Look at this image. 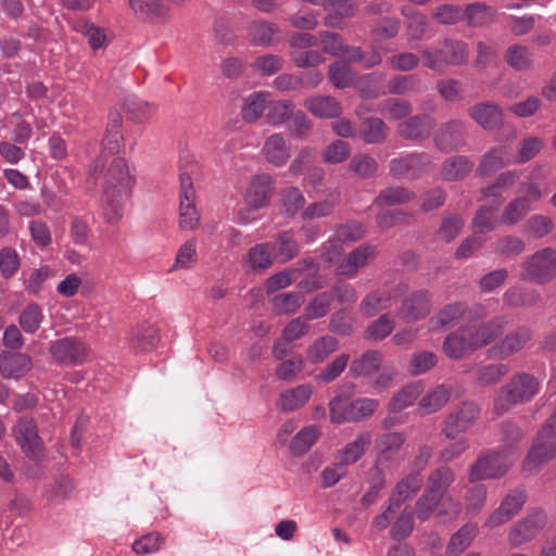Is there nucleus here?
I'll return each instance as SVG.
<instances>
[{
  "label": "nucleus",
  "mask_w": 556,
  "mask_h": 556,
  "mask_svg": "<svg viewBox=\"0 0 556 556\" xmlns=\"http://www.w3.org/2000/svg\"><path fill=\"white\" fill-rule=\"evenodd\" d=\"M328 78L336 88L344 89L353 84L355 75L344 61H337L329 66Z\"/></svg>",
  "instance_id": "0e129e2a"
},
{
  "label": "nucleus",
  "mask_w": 556,
  "mask_h": 556,
  "mask_svg": "<svg viewBox=\"0 0 556 556\" xmlns=\"http://www.w3.org/2000/svg\"><path fill=\"white\" fill-rule=\"evenodd\" d=\"M248 35L254 46L271 47L280 41V28L273 22L261 20L250 24Z\"/></svg>",
  "instance_id": "bb28decb"
},
{
  "label": "nucleus",
  "mask_w": 556,
  "mask_h": 556,
  "mask_svg": "<svg viewBox=\"0 0 556 556\" xmlns=\"http://www.w3.org/2000/svg\"><path fill=\"white\" fill-rule=\"evenodd\" d=\"M434 119L428 114L414 115L397 125L396 131L405 140L422 141L430 137Z\"/></svg>",
  "instance_id": "6ab92c4d"
},
{
  "label": "nucleus",
  "mask_w": 556,
  "mask_h": 556,
  "mask_svg": "<svg viewBox=\"0 0 556 556\" xmlns=\"http://www.w3.org/2000/svg\"><path fill=\"white\" fill-rule=\"evenodd\" d=\"M473 168V162L465 155H455L442 163L440 175L443 180L457 181L464 179Z\"/></svg>",
  "instance_id": "e433bc0d"
},
{
  "label": "nucleus",
  "mask_w": 556,
  "mask_h": 556,
  "mask_svg": "<svg viewBox=\"0 0 556 556\" xmlns=\"http://www.w3.org/2000/svg\"><path fill=\"white\" fill-rule=\"evenodd\" d=\"M555 456L556 439L540 431L522 462V470L530 475L535 473Z\"/></svg>",
  "instance_id": "9d476101"
},
{
  "label": "nucleus",
  "mask_w": 556,
  "mask_h": 556,
  "mask_svg": "<svg viewBox=\"0 0 556 556\" xmlns=\"http://www.w3.org/2000/svg\"><path fill=\"white\" fill-rule=\"evenodd\" d=\"M480 406L473 401H464L451 410L442 427V434L447 440H455L459 434L467 432L480 417Z\"/></svg>",
  "instance_id": "0eeeda50"
},
{
  "label": "nucleus",
  "mask_w": 556,
  "mask_h": 556,
  "mask_svg": "<svg viewBox=\"0 0 556 556\" xmlns=\"http://www.w3.org/2000/svg\"><path fill=\"white\" fill-rule=\"evenodd\" d=\"M134 169L122 157H114L108 166L102 182L104 194L128 195L135 184Z\"/></svg>",
  "instance_id": "6e6552de"
},
{
  "label": "nucleus",
  "mask_w": 556,
  "mask_h": 556,
  "mask_svg": "<svg viewBox=\"0 0 556 556\" xmlns=\"http://www.w3.org/2000/svg\"><path fill=\"white\" fill-rule=\"evenodd\" d=\"M465 222L458 214H450L442 218L438 230L433 235L437 242L451 243L463 230Z\"/></svg>",
  "instance_id": "8fccbe9b"
},
{
  "label": "nucleus",
  "mask_w": 556,
  "mask_h": 556,
  "mask_svg": "<svg viewBox=\"0 0 556 556\" xmlns=\"http://www.w3.org/2000/svg\"><path fill=\"white\" fill-rule=\"evenodd\" d=\"M505 61L516 71H528L532 67V54L521 45H513L505 52Z\"/></svg>",
  "instance_id": "e2e57ef3"
},
{
  "label": "nucleus",
  "mask_w": 556,
  "mask_h": 556,
  "mask_svg": "<svg viewBox=\"0 0 556 556\" xmlns=\"http://www.w3.org/2000/svg\"><path fill=\"white\" fill-rule=\"evenodd\" d=\"M262 154L268 163L281 167L289 161L291 149L281 134H274L265 139Z\"/></svg>",
  "instance_id": "393cba45"
},
{
  "label": "nucleus",
  "mask_w": 556,
  "mask_h": 556,
  "mask_svg": "<svg viewBox=\"0 0 556 556\" xmlns=\"http://www.w3.org/2000/svg\"><path fill=\"white\" fill-rule=\"evenodd\" d=\"M454 480V470L448 466H441L429 473L426 490L430 493L443 496Z\"/></svg>",
  "instance_id": "864d4df0"
},
{
  "label": "nucleus",
  "mask_w": 556,
  "mask_h": 556,
  "mask_svg": "<svg viewBox=\"0 0 556 556\" xmlns=\"http://www.w3.org/2000/svg\"><path fill=\"white\" fill-rule=\"evenodd\" d=\"M406 437L403 432H387L379 435L375 441L377 463L381 464L391 458V455L400 450Z\"/></svg>",
  "instance_id": "a19ab883"
},
{
  "label": "nucleus",
  "mask_w": 556,
  "mask_h": 556,
  "mask_svg": "<svg viewBox=\"0 0 556 556\" xmlns=\"http://www.w3.org/2000/svg\"><path fill=\"white\" fill-rule=\"evenodd\" d=\"M419 55L425 67L443 74L447 66H459L467 63L469 47L460 39L444 38L440 48L422 47L419 50Z\"/></svg>",
  "instance_id": "20e7f679"
},
{
  "label": "nucleus",
  "mask_w": 556,
  "mask_h": 556,
  "mask_svg": "<svg viewBox=\"0 0 556 556\" xmlns=\"http://www.w3.org/2000/svg\"><path fill=\"white\" fill-rule=\"evenodd\" d=\"M403 16L406 18L405 27L408 40L421 41L425 39L429 22L427 16L418 11L402 10Z\"/></svg>",
  "instance_id": "603ef678"
},
{
  "label": "nucleus",
  "mask_w": 556,
  "mask_h": 556,
  "mask_svg": "<svg viewBox=\"0 0 556 556\" xmlns=\"http://www.w3.org/2000/svg\"><path fill=\"white\" fill-rule=\"evenodd\" d=\"M503 299L511 307H531L539 303L541 294L534 289L511 287L506 290Z\"/></svg>",
  "instance_id": "de8ad7c7"
},
{
  "label": "nucleus",
  "mask_w": 556,
  "mask_h": 556,
  "mask_svg": "<svg viewBox=\"0 0 556 556\" xmlns=\"http://www.w3.org/2000/svg\"><path fill=\"white\" fill-rule=\"evenodd\" d=\"M270 251L274 258L280 263L295 258L300 253V244L295 239L294 231L285 230L277 233L275 241L270 243Z\"/></svg>",
  "instance_id": "cd10ccee"
},
{
  "label": "nucleus",
  "mask_w": 556,
  "mask_h": 556,
  "mask_svg": "<svg viewBox=\"0 0 556 556\" xmlns=\"http://www.w3.org/2000/svg\"><path fill=\"white\" fill-rule=\"evenodd\" d=\"M389 132L387 124L378 117H367L361 123L359 137L368 144L381 143Z\"/></svg>",
  "instance_id": "a18cd8bd"
},
{
  "label": "nucleus",
  "mask_w": 556,
  "mask_h": 556,
  "mask_svg": "<svg viewBox=\"0 0 556 556\" xmlns=\"http://www.w3.org/2000/svg\"><path fill=\"white\" fill-rule=\"evenodd\" d=\"M464 20L470 27H485L496 20V9L483 2H473L466 5Z\"/></svg>",
  "instance_id": "c9c22d12"
},
{
  "label": "nucleus",
  "mask_w": 556,
  "mask_h": 556,
  "mask_svg": "<svg viewBox=\"0 0 556 556\" xmlns=\"http://www.w3.org/2000/svg\"><path fill=\"white\" fill-rule=\"evenodd\" d=\"M43 320V313L36 303L28 304L21 313L18 324L26 333H35Z\"/></svg>",
  "instance_id": "338daca9"
},
{
  "label": "nucleus",
  "mask_w": 556,
  "mask_h": 556,
  "mask_svg": "<svg viewBox=\"0 0 556 556\" xmlns=\"http://www.w3.org/2000/svg\"><path fill=\"white\" fill-rule=\"evenodd\" d=\"M33 368L30 356L24 353L2 352L0 354V375L3 379L18 380Z\"/></svg>",
  "instance_id": "4be33fe9"
},
{
  "label": "nucleus",
  "mask_w": 556,
  "mask_h": 556,
  "mask_svg": "<svg viewBox=\"0 0 556 556\" xmlns=\"http://www.w3.org/2000/svg\"><path fill=\"white\" fill-rule=\"evenodd\" d=\"M509 372V366L504 363H491L479 366L475 372V383L479 387L497 384Z\"/></svg>",
  "instance_id": "49530a36"
},
{
  "label": "nucleus",
  "mask_w": 556,
  "mask_h": 556,
  "mask_svg": "<svg viewBox=\"0 0 556 556\" xmlns=\"http://www.w3.org/2000/svg\"><path fill=\"white\" fill-rule=\"evenodd\" d=\"M371 444V434L368 431L358 433L355 439L338 450L334 458L345 467L358 462Z\"/></svg>",
  "instance_id": "a878e982"
},
{
  "label": "nucleus",
  "mask_w": 556,
  "mask_h": 556,
  "mask_svg": "<svg viewBox=\"0 0 556 556\" xmlns=\"http://www.w3.org/2000/svg\"><path fill=\"white\" fill-rule=\"evenodd\" d=\"M268 101V93L263 91H255L249 94L244 100L241 109V114L244 121L247 122H255L257 121Z\"/></svg>",
  "instance_id": "4d7b16f0"
},
{
  "label": "nucleus",
  "mask_w": 556,
  "mask_h": 556,
  "mask_svg": "<svg viewBox=\"0 0 556 556\" xmlns=\"http://www.w3.org/2000/svg\"><path fill=\"white\" fill-rule=\"evenodd\" d=\"M274 260L269 242L255 244L244 256L245 266L253 273L267 269L271 266Z\"/></svg>",
  "instance_id": "ea45409f"
},
{
  "label": "nucleus",
  "mask_w": 556,
  "mask_h": 556,
  "mask_svg": "<svg viewBox=\"0 0 556 556\" xmlns=\"http://www.w3.org/2000/svg\"><path fill=\"white\" fill-rule=\"evenodd\" d=\"M451 397V389L445 384H439L425 394L418 407L422 415L432 414L441 409Z\"/></svg>",
  "instance_id": "c03bdc74"
},
{
  "label": "nucleus",
  "mask_w": 556,
  "mask_h": 556,
  "mask_svg": "<svg viewBox=\"0 0 556 556\" xmlns=\"http://www.w3.org/2000/svg\"><path fill=\"white\" fill-rule=\"evenodd\" d=\"M376 254V248L370 244H364L348 254L344 262L338 268L337 274L345 277H353L356 271L364 267L367 262Z\"/></svg>",
  "instance_id": "c85d7f7f"
},
{
  "label": "nucleus",
  "mask_w": 556,
  "mask_h": 556,
  "mask_svg": "<svg viewBox=\"0 0 556 556\" xmlns=\"http://www.w3.org/2000/svg\"><path fill=\"white\" fill-rule=\"evenodd\" d=\"M49 351L52 358L63 365H78L85 362L87 350L85 344L77 338H62L50 343Z\"/></svg>",
  "instance_id": "4468645a"
},
{
  "label": "nucleus",
  "mask_w": 556,
  "mask_h": 556,
  "mask_svg": "<svg viewBox=\"0 0 556 556\" xmlns=\"http://www.w3.org/2000/svg\"><path fill=\"white\" fill-rule=\"evenodd\" d=\"M531 211V205L526 199L516 198L504 208L501 216V224L513 226L522 220Z\"/></svg>",
  "instance_id": "680f3d73"
},
{
  "label": "nucleus",
  "mask_w": 556,
  "mask_h": 556,
  "mask_svg": "<svg viewBox=\"0 0 556 556\" xmlns=\"http://www.w3.org/2000/svg\"><path fill=\"white\" fill-rule=\"evenodd\" d=\"M507 320L505 317H495L486 323L466 328V333L471 343V350L482 349L497 339L503 332Z\"/></svg>",
  "instance_id": "a211bd4d"
},
{
  "label": "nucleus",
  "mask_w": 556,
  "mask_h": 556,
  "mask_svg": "<svg viewBox=\"0 0 556 556\" xmlns=\"http://www.w3.org/2000/svg\"><path fill=\"white\" fill-rule=\"evenodd\" d=\"M388 92L395 96L418 93L420 80L415 75H397L388 81Z\"/></svg>",
  "instance_id": "052dcab7"
},
{
  "label": "nucleus",
  "mask_w": 556,
  "mask_h": 556,
  "mask_svg": "<svg viewBox=\"0 0 556 556\" xmlns=\"http://www.w3.org/2000/svg\"><path fill=\"white\" fill-rule=\"evenodd\" d=\"M546 525V514L539 508L531 510L526 517L515 522L508 532V543L513 548L534 540Z\"/></svg>",
  "instance_id": "1a4fd4ad"
},
{
  "label": "nucleus",
  "mask_w": 556,
  "mask_h": 556,
  "mask_svg": "<svg viewBox=\"0 0 556 556\" xmlns=\"http://www.w3.org/2000/svg\"><path fill=\"white\" fill-rule=\"evenodd\" d=\"M432 307L431 294L427 291H416L403 301L400 316L407 323H414L426 318Z\"/></svg>",
  "instance_id": "412c9836"
},
{
  "label": "nucleus",
  "mask_w": 556,
  "mask_h": 556,
  "mask_svg": "<svg viewBox=\"0 0 556 556\" xmlns=\"http://www.w3.org/2000/svg\"><path fill=\"white\" fill-rule=\"evenodd\" d=\"M432 164L426 153H410L390 161V175L395 178L415 179L420 177Z\"/></svg>",
  "instance_id": "ddd939ff"
},
{
  "label": "nucleus",
  "mask_w": 556,
  "mask_h": 556,
  "mask_svg": "<svg viewBox=\"0 0 556 556\" xmlns=\"http://www.w3.org/2000/svg\"><path fill=\"white\" fill-rule=\"evenodd\" d=\"M281 213L288 217L294 216L304 208L305 198L296 187H287L280 193Z\"/></svg>",
  "instance_id": "13d9d810"
},
{
  "label": "nucleus",
  "mask_w": 556,
  "mask_h": 556,
  "mask_svg": "<svg viewBox=\"0 0 556 556\" xmlns=\"http://www.w3.org/2000/svg\"><path fill=\"white\" fill-rule=\"evenodd\" d=\"M519 458L516 447H505L481 455L469 471V481L498 479L503 477Z\"/></svg>",
  "instance_id": "39448f33"
},
{
  "label": "nucleus",
  "mask_w": 556,
  "mask_h": 556,
  "mask_svg": "<svg viewBox=\"0 0 556 556\" xmlns=\"http://www.w3.org/2000/svg\"><path fill=\"white\" fill-rule=\"evenodd\" d=\"M527 495L523 489L517 488L508 492L500 506L485 519L483 527L493 530L510 521L523 507Z\"/></svg>",
  "instance_id": "f8f14e48"
},
{
  "label": "nucleus",
  "mask_w": 556,
  "mask_h": 556,
  "mask_svg": "<svg viewBox=\"0 0 556 556\" xmlns=\"http://www.w3.org/2000/svg\"><path fill=\"white\" fill-rule=\"evenodd\" d=\"M179 170V227L184 230H192L200 223L193 188V179L199 176L200 167L192 156L185 155L180 159Z\"/></svg>",
  "instance_id": "f257e3e1"
},
{
  "label": "nucleus",
  "mask_w": 556,
  "mask_h": 556,
  "mask_svg": "<svg viewBox=\"0 0 556 556\" xmlns=\"http://www.w3.org/2000/svg\"><path fill=\"white\" fill-rule=\"evenodd\" d=\"M136 16L147 20L163 18L168 11L163 0H129Z\"/></svg>",
  "instance_id": "09e8293b"
},
{
  "label": "nucleus",
  "mask_w": 556,
  "mask_h": 556,
  "mask_svg": "<svg viewBox=\"0 0 556 556\" xmlns=\"http://www.w3.org/2000/svg\"><path fill=\"white\" fill-rule=\"evenodd\" d=\"M515 163L505 147H496L485 152L476 169L479 176H490L496 170Z\"/></svg>",
  "instance_id": "7c9ffc66"
},
{
  "label": "nucleus",
  "mask_w": 556,
  "mask_h": 556,
  "mask_svg": "<svg viewBox=\"0 0 556 556\" xmlns=\"http://www.w3.org/2000/svg\"><path fill=\"white\" fill-rule=\"evenodd\" d=\"M541 383L531 374H515L498 391L494 399L496 415L508 413L511 407L532 401L540 392Z\"/></svg>",
  "instance_id": "f03ea898"
},
{
  "label": "nucleus",
  "mask_w": 556,
  "mask_h": 556,
  "mask_svg": "<svg viewBox=\"0 0 556 556\" xmlns=\"http://www.w3.org/2000/svg\"><path fill=\"white\" fill-rule=\"evenodd\" d=\"M14 435L21 450L28 458L35 463L42 460L45 456L43 442L38 434V427L33 419L18 420L14 428Z\"/></svg>",
  "instance_id": "9b49d317"
},
{
  "label": "nucleus",
  "mask_w": 556,
  "mask_h": 556,
  "mask_svg": "<svg viewBox=\"0 0 556 556\" xmlns=\"http://www.w3.org/2000/svg\"><path fill=\"white\" fill-rule=\"evenodd\" d=\"M413 111L412 104L403 98H389L379 103L376 112L390 121L407 117Z\"/></svg>",
  "instance_id": "5fc2aeb1"
},
{
  "label": "nucleus",
  "mask_w": 556,
  "mask_h": 556,
  "mask_svg": "<svg viewBox=\"0 0 556 556\" xmlns=\"http://www.w3.org/2000/svg\"><path fill=\"white\" fill-rule=\"evenodd\" d=\"M468 116L485 131L500 129L504 124L502 108L489 101L472 104L467 110Z\"/></svg>",
  "instance_id": "dca6fc26"
},
{
  "label": "nucleus",
  "mask_w": 556,
  "mask_h": 556,
  "mask_svg": "<svg viewBox=\"0 0 556 556\" xmlns=\"http://www.w3.org/2000/svg\"><path fill=\"white\" fill-rule=\"evenodd\" d=\"M466 314V305L462 302L451 303L442 307L429 321L432 331H442L456 325Z\"/></svg>",
  "instance_id": "72a5a7b5"
},
{
  "label": "nucleus",
  "mask_w": 556,
  "mask_h": 556,
  "mask_svg": "<svg viewBox=\"0 0 556 556\" xmlns=\"http://www.w3.org/2000/svg\"><path fill=\"white\" fill-rule=\"evenodd\" d=\"M394 327V319L390 315L383 314L365 329L364 337L369 341H381L391 334Z\"/></svg>",
  "instance_id": "69168bd1"
},
{
  "label": "nucleus",
  "mask_w": 556,
  "mask_h": 556,
  "mask_svg": "<svg viewBox=\"0 0 556 556\" xmlns=\"http://www.w3.org/2000/svg\"><path fill=\"white\" fill-rule=\"evenodd\" d=\"M444 354L451 359H460L466 354L473 352L466 329L451 332L442 344Z\"/></svg>",
  "instance_id": "4c0bfd02"
},
{
  "label": "nucleus",
  "mask_w": 556,
  "mask_h": 556,
  "mask_svg": "<svg viewBox=\"0 0 556 556\" xmlns=\"http://www.w3.org/2000/svg\"><path fill=\"white\" fill-rule=\"evenodd\" d=\"M478 534V526L476 523H466L459 528L450 539L446 545V554L458 556L465 552Z\"/></svg>",
  "instance_id": "37998d69"
},
{
  "label": "nucleus",
  "mask_w": 556,
  "mask_h": 556,
  "mask_svg": "<svg viewBox=\"0 0 556 556\" xmlns=\"http://www.w3.org/2000/svg\"><path fill=\"white\" fill-rule=\"evenodd\" d=\"M422 484V478L419 472L410 473L400 481L388 501V509L399 508L403 502L415 495Z\"/></svg>",
  "instance_id": "c756f323"
},
{
  "label": "nucleus",
  "mask_w": 556,
  "mask_h": 556,
  "mask_svg": "<svg viewBox=\"0 0 556 556\" xmlns=\"http://www.w3.org/2000/svg\"><path fill=\"white\" fill-rule=\"evenodd\" d=\"M273 189V179L268 174L252 177L245 192L244 200L253 208H262L269 203Z\"/></svg>",
  "instance_id": "b1692460"
},
{
  "label": "nucleus",
  "mask_w": 556,
  "mask_h": 556,
  "mask_svg": "<svg viewBox=\"0 0 556 556\" xmlns=\"http://www.w3.org/2000/svg\"><path fill=\"white\" fill-rule=\"evenodd\" d=\"M313 394L311 384H300L295 388L283 391L278 401L277 407L280 412L290 413L304 406Z\"/></svg>",
  "instance_id": "2f4dec72"
},
{
  "label": "nucleus",
  "mask_w": 556,
  "mask_h": 556,
  "mask_svg": "<svg viewBox=\"0 0 556 556\" xmlns=\"http://www.w3.org/2000/svg\"><path fill=\"white\" fill-rule=\"evenodd\" d=\"M304 106L318 118H334L342 113V108L336 98L330 96H315L304 101Z\"/></svg>",
  "instance_id": "f704fd0d"
},
{
  "label": "nucleus",
  "mask_w": 556,
  "mask_h": 556,
  "mask_svg": "<svg viewBox=\"0 0 556 556\" xmlns=\"http://www.w3.org/2000/svg\"><path fill=\"white\" fill-rule=\"evenodd\" d=\"M320 435L319 427L306 426L300 430L291 440L290 451L294 456H302L316 443Z\"/></svg>",
  "instance_id": "3c124183"
},
{
  "label": "nucleus",
  "mask_w": 556,
  "mask_h": 556,
  "mask_svg": "<svg viewBox=\"0 0 556 556\" xmlns=\"http://www.w3.org/2000/svg\"><path fill=\"white\" fill-rule=\"evenodd\" d=\"M488 489L483 484H476L468 489L465 495V509L468 515L479 514L486 503Z\"/></svg>",
  "instance_id": "774afa93"
},
{
  "label": "nucleus",
  "mask_w": 556,
  "mask_h": 556,
  "mask_svg": "<svg viewBox=\"0 0 556 556\" xmlns=\"http://www.w3.org/2000/svg\"><path fill=\"white\" fill-rule=\"evenodd\" d=\"M422 387L420 383H410L397 391L390 400L388 407L392 413H399L413 405L420 396Z\"/></svg>",
  "instance_id": "6e6d98bb"
},
{
  "label": "nucleus",
  "mask_w": 556,
  "mask_h": 556,
  "mask_svg": "<svg viewBox=\"0 0 556 556\" xmlns=\"http://www.w3.org/2000/svg\"><path fill=\"white\" fill-rule=\"evenodd\" d=\"M350 374L355 378L370 379L375 392L380 393L392 387L396 376L394 368L384 365L383 354L369 350L352 361Z\"/></svg>",
  "instance_id": "7ed1b4c3"
},
{
  "label": "nucleus",
  "mask_w": 556,
  "mask_h": 556,
  "mask_svg": "<svg viewBox=\"0 0 556 556\" xmlns=\"http://www.w3.org/2000/svg\"><path fill=\"white\" fill-rule=\"evenodd\" d=\"M541 178V167H534L530 175L529 181L521 182L519 185L520 199H526L527 203L531 205V202L540 201L546 193V190L542 188L539 181Z\"/></svg>",
  "instance_id": "bf43d9fd"
},
{
  "label": "nucleus",
  "mask_w": 556,
  "mask_h": 556,
  "mask_svg": "<svg viewBox=\"0 0 556 556\" xmlns=\"http://www.w3.org/2000/svg\"><path fill=\"white\" fill-rule=\"evenodd\" d=\"M532 339V330L518 327L509 331L502 340L488 350V357L505 359L525 349Z\"/></svg>",
  "instance_id": "2eb2a0df"
},
{
  "label": "nucleus",
  "mask_w": 556,
  "mask_h": 556,
  "mask_svg": "<svg viewBox=\"0 0 556 556\" xmlns=\"http://www.w3.org/2000/svg\"><path fill=\"white\" fill-rule=\"evenodd\" d=\"M122 116L118 113H111L106 125L105 137L102 141L103 151L111 154L119 153L124 148V138L121 132Z\"/></svg>",
  "instance_id": "79ce46f5"
},
{
  "label": "nucleus",
  "mask_w": 556,
  "mask_h": 556,
  "mask_svg": "<svg viewBox=\"0 0 556 556\" xmlns=\"http://www.w3.org/2000/svg\"><path fill=\"white\" fill-rule=\"evenodd\" d=\"M314 258L306 257L299 261L293 267L270 276L265 282L267 293H274L291 286L306 269L314 268Z\"/></svg>",
  "instance_id": "5701e85b"
},
{
  "label": "nucleus",
  "mask_w": 556,
  "mask_h": 556,
  "mask_svg": "<svg viewBox=\"0 0 556 556\" xmlns=\"http://www.w3.org/2000/svg\"><path fill=\"white\" fill-rule=\"evenodd\" d=\"M393 290H379L364 298L359 305L361 312L368 316H375L380 311L388 308L397 298Z\"/></svg>",
  "instance_id": "58836bf2"
},
{
  "label": "nucleus",
  "mask_w": 556,
  "mask_h": 556,
  "mask_svg": "<svg viewBox=\"0 0 556 556\" xmlns=\"http://www.w3.org/2000/svg\"><path fill=\"white\" fill-rule=\"evenodd\" d=\"M465 123L460 119H450L442 123L433 138L435 148L441 152L448 153L458 150L465 144Z\"/></svg>",
  "instance_id": "f3484780"
},
{
  "label": "nucleus",
  "mask_w": 556,
  "mask_h": 556,
  "mask_svg": "<svg viewBox=\"0 0 556 556\" xmlns=\"http://www.w3.org/2000/svg\"><path fill=\"white\" fill-rule=\"evenodd\" d=\"M521 279L545 285L556 276V250L544 248L538 250L521 264Z\"/></svg>",
  "instance_id": "423d86ee"
},
{
  "label": "nucleus",
  "mask_w": 556,
  "mask_h": 556,
  "mask_svg": "<svg viewBox=\"0 0 556 556\" xmlns=\"http://www.w3.org/2000/svg\"><path fill=\"white\" fill-rule=\"evenodd\" d=\"M323 9L325 11L324 24L330 28H342L345 20L353 18L358 5L354 0H327Z\"/></svg>",
  "instance_id": "aec40b11"
},
{
  "label": "nucleus",
  "mask_w": 556,
  "mask_h": 556,
  "mask_svg": "<svg viewBox=\"0 0 556 556\" xmlns=\"http://www.w3.org/2000/svg\"><path fill=\"white\" fill-rule=\"evenodd\" d=\"M380 403L376 399L359 397L350 403V409L346 414L334 413L337 421L357 422L364 420L378 409Z\"/></svg>",
  "instance_id": "473e14b6"
}]
</instances>
